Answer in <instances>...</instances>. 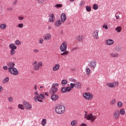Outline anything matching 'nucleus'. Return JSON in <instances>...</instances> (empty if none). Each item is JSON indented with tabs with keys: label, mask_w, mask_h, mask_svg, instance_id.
Here are the masks:
<instances>
[{
	"label": "nucleus",
	"mask_w": 126,
	"mask_h": 126,
	"mask_svg": "<svg viewBox=\"0 0 126 126\" xmlns=\"http://www.w3.org/2000/svg\"><path fill=\"white\" fill-rule=\"evenodd\" d=\"M7 65L8 66V71L11 74L13 75H17L18 74V70L14 66H15V63L13 62H9L7 63Z\"/></svg>",
	"instance_id": "f257e3e1"
},
{
	"label": "nucleus",
	"mask_w": 126,
	"mask_h": 126,
	"mask_svg": "<svg viewBox=\"0 0 126 126\" xmlns=\"http://www.w3.org/2000/svg\"><path fill=\"white\" fill-rule=\"evenodd\" d=\"M65 111V108L63 105H59L55 107V112L58 115H63Z\"/></svg>",
	"instance_id": "f03ea898"
},
{
	"label": "nucleus",
	"mask_w": 126,
	"mask_h": 126,
	"mask_svg": "<svg viewBox=\"0 0 126 126\" xmlns=\"http://www.w3.org/2000/svg\"><path fill=\"white\" fill-rule=\"evenodd\" d=\"M32 66L33 70H39L40 69V67L43 66V63L42 62L33 61L32 62Z\"/></svg>",
	"instance_id": "7ed1b4c3"
},
{
	"label": "nucleus",
	"mask_w": 126,
	"mask_h": 126,
	"mask_svg": "<svg viewBox=\"0 0 126 126\" xmlns=\"http://www.w3.org/2000/svg\"><path fill=\"white\" fill-rule=\"evenodd\" d=\"M9 48L10 49V55L11 56H14L16 54V50H17V46L14 43H11L9 45Z\"/></svg>",
	"instance_id": "20e7f679"
},
{
	"label": "nucleus",
	"mask_w": 126,
	"mask_h": 126,
	"mask_svg": "<svg viewBox=\"0 0 126 126\" xmlns=\"http://www.w3.org/2000/svg\"><path fill=\"white\" fill-rule=\"evenodd\" d=\"M83 97L86 100H92L94 97V96L91 93H85L83 94Z\"/></svg>",
	"instance_id": "39448f33"
},
{
	"label": "nucleus",
	"mask_w": 126,
	"mask_h": 126,
	"mask_svg": "<svg viewBox=\"0 0 126 126\" xmlns=\"http://www.w3.org/2000/svg\"><path fill=\"white\" fill-rule=\"evenodd\" d=\"M67 49V42L64 41L62 42L60 50L61 52H65Z\"/></svg>",
	"instance_id": "423d86ee"
},
{
	"label": "nucleus",
	"mask_w": 126,
	"mask_h": 126,
	"mask_svg": "<svg viewBox=\"0 0 126 126\" xmlns=\"http://www.w3.org/2000/svg\"><path fill=\"white\" fill-rule=\"evenodd\" d=\"M59 86V84L55 83H53L52 85V88H51V93H53V94H56V92H58V88L56 87Z\"/></svg>",
	"instance_id": "0eeeda50"
},
{
	"label": "nucleus",
	"mask_w": 126,
	"mask_h": 126,
	"mask_svg": "<svg viewBox=\"0 0 126 126\" xmlns=\"http://www.w3.org/2000/svg\"><path fill=\"white\" fill-rule=\"evenodd\" d=\"M85 118L87 119L88 121H91L92 123H93L95 119H96L95 117L93 116L92 114H90L87 116V115H85Z\"/></svg>",
	"instance_id": "6e6552de"
},
{
	"label": "nucleus",
	"mask_w": 126,
	"mask_h": 126,
	"mask_svg": "<svg viewBox=\"0 0 126 126\" xmlns=\"http://www.w3.org/2000/svg\"><path fill=\"white\" fill-rule=\"evenodd\" d=\"M89 65L91 68L94 69L96 67V65H97V62L95 60H91L89 63Z\"/></svg>",
	"instance_id": "1a4fd4ad"
},
{
	"label": "nucleus",
	"mask_w": 126,
	"mask_h": 126,
	"mask_svg": "<svg viewBox=\"0 0 126 126\" xmlns=\"http://www.w3.org/2000/svg\"><path fill=\"white\" fill-rule=\"evenodd\" d=\"M120 110H115L113 113V118H114L115 120H118V119L120 118Z\"/></svg>",
	"instance_id": "9d476101"
},
{
	"label": "nucleus",
	"mask_w": 126,
	"mask_h": 126,
	"mask_svg": "<svg viewBox=\"0 0 126 126\" xmlns=\"http://www.w3.org/2000/svg\"><path fill=\"white\" fill-rule=\"evenodd\" d=\"M93 37L94 39H97L99 38V30H96L93 33Z\"/></svg>",
	"instance_id": "9b49d317"
},
{
	"label": "nucleus",
	"mask_w": 126,
	"mask_h": 126,
	"mask_svg": "<svg viewBox=\"0 0 126 126\" xmlns=\"http://www.w3.org/2000/svg\"><path fill=\"white\" fill-rule=\"evenodd\" d=\"M24 106L26 110H31L32 109V105L27 102H24L23 103Z\"/></svg>",
	"instance_id": "f8f14e48"
},
{
	"label": "nucleus",
	"mask_w": 126,
	"mask_h": 126,
	"mask_svg": "<svg viewBox=\"0 0 126 126\" xmlns=\"http://www.w3.org/2000/svg\"><path fill=\"white\" fill-rule=\"evenodd\" d=\"M71 91V88L70 87H63L62 89V92L63 93H66V92H70Z\"/></svg>",
	"instance_id": "ddd939ff"
},
{
	"label": "nucleus",
	"mask_w": 126,
	"mask_h": 126,
	"mask_svg": "<svg viewBox=\"0 0 126 126\" xmlns=\"http://www.w3.org/2000/svg\"><path fill=\"white\" fill-rule=\"evenodd\" d=\"M115 43V41L113 39H107L105 41V44L106 45H107L108 46H112V45H114Z\"/></svg>",
	"instance_id": "4468645a"
},
{
	"label": "nucleus",
	"mask_w": 126,
	"mask_h": 126,
	"mask_svg": "<svg viewBox=\"0 0 126 126\" xmlns=\"http://www.w3.org/2000/svg\"><path fill=\"white\" fill-rule=\"evenodd\" d=\"M45 98V94H40L38 95V98L37 100V102H40V103H42L43 102V100Z\"/></svg>",
	"instance_id": "2eb2a0df"
},
{
	"label": "nucleus",
	"mask_w": 126,
	"mask_h": 126,
	"mask_svg": "<svg viewBox=\"0 0 126 126\" xmlns=\"http://www.w3.org/2000/svg\"><path fill=\"white\" fill-rule=\"evenodd\" d=\"M54 21H55V15L54 13L50 14L49 22L53 23H54Z\"/></svg>",
	"instance_id": "dca6fc26"
},
{
	"label": "nucleus",
	"mask_w": 126,
	"mask_h": 126,
	"mask_svg": "<svg viewBox=\"0 0 126 126\" xmlns=\"http://www.w3.org/2000/svg\"><path fill=\"white\" fill-rule=\"evenodd\" d=\"M63 23V22L62 20H57L54 23V25L56 27H60L61 25H62V24Z\"/></svg>",
	"instance_id": "f3484780"
},
{
	"label": "nucleus",
	"mask_w": 126,
	"mask_h": 126,
	"mask_svg": "<svg viewBox=\"0 0 126 126\" xmlns=\"http://www.w3.org/2000/svg\"><path fill=\"white\" fill-rule=\"evenodd\" d=\"M43 38L45 41H49V40H51V38H52V35L50 33H46L44 36Z\"/></svg>",
	"instance_id": "a211bd4d"
},
{
	"label": "nucleus",
	"mask_w": 126,
	"mask_h": 126,
	"mask_svg": "<svg viewBox=\"0 0 126 126\" xmlns=\"http://www.w3.org/2000/svg\"><path fill=\"white\" fill-rule=\"evenodd\" d=\"M60 69V64L57 63L52 68V70L53 71H57V70H59Z\"/></svg>",
	"instance_id": "6ab92c4d"
},
{
	"label": "nucleus",
	"mask_w": 126,
	"mask_h": 126,
	"mask_svg": "<svg viewBox=\"0 0 126 126\" xmlns=\"http://www.w3.org/2000/svg\"><path fill=\"white\" fill-rule=\"evenodd\" d=\"M84 39V36L83 35H78L76 37V40L78 42H82Z\"/></svg>",
	"instance_id": "aec40b11"
},
{
	"label": "nucleus",
	"mask_w": 126,
	"mask_h": 126,
	"mask_svg": "<svg viewBox=\"0 0 126 126\" xmlns=\"http://www.w3.org/2000/svg\"><path fill=\"white\" fill-rule=\"evenodd\" d=\"M61 21H62L63 23L65 22V20H66V16H65V14L62 13L61 16Z\"/></svg>",
	"instance_id": "412c9836"
},
{
	"label": "nucleus",
	"mask_w": 126,
	"mask_h": 126,
	"mask_svg": "<svg viewBox=\"0 0 126 126\" xmlns=\"http://www.w3.org/2000/svg\"><path fill=\"white\" fill-rule=\"evenodd\" d=\"M8 82H9V78L8 77L4 78L2 81L3 84H6V83H8Z\"/></svg>",
	"instance_id": "4be33fe9"
},
{
	"label": "nucleus",
	"mask_w": 126,
	"mask_h": 126,
	"mask_svg": "<svg viewBox=\"0 0 126 126\" xmlns=\"http://www.w3.org/2000/svg\"><path fill=\"white\" fill-rule=\"evenodd\" d=\"M34 95L35 96L34 97V99L35 102H37V100H38V97L39 96V93H38V91H36L34 92Z\"/></svg>",
	"instance_id": "5701e85b"
},
{
	"label": "nucleus",
	"mask_w": 126,
	"mask_h": 126,
	"mask_svg": "<svg viewBox=\"0 0 126 126\" xmlns=\"http://www.w3.org/2000/svg\"><path fill=\"white\" fill-rule=\"evenodd\" d=\"M111 58H118L119 57V53L117 52H112L110 54Z\"/></svg>",
	"instance_id": "b1692460"
},
{
	"label": "nucleus",
	"mask_w": 126,
	"mask_h": 126,
	"mask_svg": "<svg viewBox=\"0 0 126 126\" xmlns=\"http://www.w3.org/2000/svg\"><path fill=\"white\" fill-rule=\"evenodd\" d=\"M51 99L52 101H57L59 99V96L57 94H52L51 96Z\"/></svg>",
	"instance_id": "393cba45"
},
{
	"label": "nucleus",
	"mask_w": 126,
	"mask_h": 126,
	"mask_svg": "<svg viewBox=\"0 0 126 126\" xmlns=\"http://www.w3.org/2000/svg\"><path fill=\"white\" fill-rule=\"evenodd\" d=\"M6 28H7L6 24H2L0 25V29H1V30H5V29H6Z\"/></svg>",
	"instance_id": "a878e982"
},
{
	"label": "nucleus",
	"mask_w": 126,
	"mask_h": 126,
	"mask_svg": "<svg viewBox=\"0 0 126 126\" xmlns=\"http://www.w3.org/2000/svg\"><path fill=\"white\" fill-rule=\"evenodd\" d=\"M122 30L123 28L121 26L117 27L115 28V31H116V32H118V33H120V32H122Z\"/></svg>",
	"instance_id": "bb28decb"
},
{
	"label": "nucleus",
	"mask_w": 126,
	"mask_h": 126,
	"mask_svg": "<svg viewBox=\"0 0 126 126\" xmlns=\"http://www.w3.org/2000/svg\"><path fill=\"white\" fill-rule=\"evenodd\" d=\"M120 115H121L122 116H124L126 115V110L124 108H122L120 111H119Z\"/></svg>",
	"instance_id": "cd10ccee"
},
{
	"label": "nucleus",
	"mask_w": 126,
	"mask_h": 126,
	"mask_svg": "<svg viewBox=\"0 0 126 126\" xmlns=\"http://www.w3.org/2000/svg\"><path fill=\"white\" fill-rule=\"evenodd\" d=\"M78 124V122L76 120H73L71 122V125L72 126H77Z\"/></svg>",
	"instance_id": "c85d7f7f"
},
{
	"label": "nucleus",
	"mask_w": 126,
	"mask_h": 126,
	"mask_svg": "<svg viewBox=\"0 0 126 126\" xmlns=\"http://www.w3.org/2000/svg\"><path fill=\"white\" fill-rule=\"evenodd\" d=\"M41 125L42 126H45L47 125V119H42L41 123Z\"/></svg>",
	"instance_id": "c756f323"
},
{
	"label": "nucleus",
	"mask_w": 126,
	"mask_h": 126,
	"mask_svg": "<svg viewBox=\"0 0 126 126\" xmlns=\"http://www.w3.org/2000/svg\"><path fill=\"white\" fill-rule=\"evenodd\" d=\"M106 86H108L109 88H114V83L113 82L107 83Z\"/></svg>",
	"instance_id": "7c9ffc66"
},
{
	"label": "nucleus",
	"mask_w": 126,
	"mask_h": 126,
	"mask_svg": "<svg viewBox=\"0 0 126 126\" xmlns=\"http://www.w3.org/2000/svg\"><path fill=\"white\" fill-rule=\"evenodd\" d=\"M85 71L87 75H89V74H90V72H91V69H90L89 67H87L85 69Z\"/></svg>",
	"instance_id": "2f4dec72"
},
{
	"label": "nucleus",
	"mask_w": 126,
	"mask_h": 126,
	"mask_svg": "<svg viewBox=\"0 0 126 126\" xmlns=\"http://www.w3.org/2000/svg\"><path fill=\"white\" fill-rule=\"evenodd\" d=\"M123 105H124V104L122 101H119L117 103V105L118 108H122V107H123Z\"/></svg>",
	"instance_id": "473e14b6"
},
{
	"label": "nucleus",
	"mask_w": 126,
	"mask_h": 126,
	"mask_svg": "<svg viewBox=\"0 0 126 126\" xmlns=\"http://www.w3.org/2000/svg\"><path fill=\"white\" fill-rule=\"evenodd\" d=\"M18 108L20 109V110H25V108H24V106H23L22 104H19L18 105Z\"/></svg>",
	"instance_id": "72a5a7b5"
},
{
	"label": "nucleus",
	"mask_w": 126,
	"mask_h": 126,
	"mask_svg": "<svg viewBox=\"0 0 126 126\" xmlns=\"http://www.w3.org/2000/svg\"><path fill=\"white\" fill-rule=\"evenodd\" d=\"M68 54H69V52L68 51H65L64 52H63V53H61V56H68Z\"/></svg>",
	"instance_id": "f704fd0d"
},
{
	"label": "nucleus",
	"mask_w": 126,
	"mask_h": 126,
	"mask_svg": "<svg viewBox=\"0 0 126 126\" xmlns=\"http://www.w3.org/2000/svg\"><path fill=\"white\" fill-rule=\"evenodd\" d=\"M75 84H76V86L77 87V88H81L82 85H81V83H80V82H76Z\"/></svg>",
	"instance_id": "c9c22d12"
},
{
	"label": "nucleus",
	"mask_w": 126,
	"mask_h": 126,
	"mask_svg": "<svg viewBox=\"0 0 126 126\" xmlns=\"http://www.w3.org/2000/svg\"><path fill=\"white\" fill-rule=\"evenodd\" d=\"M15 45L16 46V45H17L18 46H20V45H21V41H20V40H16L15 41Z\"/></svg>",
	"instance_id": "e433bc0d"
},
{
	"label": "nucleus",
	"mask_w": 126,
	"mask_h": 126,
	"mask_svg": "<svg viewBox=\"0 0 126 126\" xmlns=\"http://www.w3.org/2000/svg\"><path fill=\"white\" fill-rule=\"evenodd\" d=\"M38 4H44L45 0H36Z\"/></svg>",
	"instance_id": "4c0bfd02"
},
{
	"label": "nucleus",
	"mask_w": 126,
	"mask_h": 126,
	"mask_svg": "<svg viewBox=\"0 0 126 126\" xmlns=\"http://www.w3.org/2000/svg\"><path fill=\"white\" fill-rule=\"evenodd\" d=\"M61 83L63 85H66L67 84V80H62Z\"/></svg>",
	"instance_id": "58836bf2"
},
{
	"label": "nucleus",
	"mask_w": 126,
	"mask_h": 126,
	"mask_svg": "<svg viewBox=\"0 0 126 126\" xmlns=\"http://www.w3.org/2000/svg\"><path fill=\"white\" fill-rule=\"evenodd\" d=\"M112 83H113L114 85V88H116V87H118V86H119V82H112Z\"/></svg>",
	"instance_id": "ea45409f"
},
{
	"label": "nucleus",
	"mask_w": 126,
	"mask_h": 126,
	"mask_svg": "<svg viewBox=\"0 0 126 126\" xmlns=\"http://www.w3.org/2000/svg\"><path fill=\"white\" fill-rule=\"evenodd\" d=\"M116 102H117V100L114 98L111 101L110 104L115 105Z\"/></svg>",
	"instance_id": "a19ab883"
},
{
	"label": "nucleus",
	"mask_w": 126,
	"mask_h": 126,
	"mask_svg": "<svg viewBox=\"0 0 126 126\" xmlns=\"http://www.w3.org/2000/svg\"><path fill=\"white\" fill-rule=\"evenodd\" d=\"M93 9H94V10H97V9H98V4H94L93 5Z\"/></svg>",
	"instance_id": "79ce46f5"
},
{
	"label": "nucleus",
	"mask_w": 126,
	"mask_h": 126,
	"mask_svg": "<svg viewBox=\"0 0 126 126\" xmlns=\"http://www.w3.org/2000/svg\"><path fill=\"white\" fill-rule=\"evenodd\" d=\"M38 43L40 44V45H42V44L44 43V39L42 38H40L38 40Z\"/></svg>",
	"instance_id": "37998d69"
},
{
	"label": "nucleus",
	"mask_w": 126,
	"mask_h": 126,
	"mask_svg": "<svg viewBox=\"0 0 126 126\" xmlns=\"http://www.w3.org/2000/svg\"><path fill=\"white\" fill-rule=\"evenodd\" d=\"M76 86V84L71 83L70 84V88H71V90H72L73 88H74Z\"/></svg>",
	"instance_id": "c03bdc74"
},
{
	"label": "nucleus",
	"mask_w": 126,
	"mask_h": 126,
	"mask_svg": "<svg viewBox=\"0 0 126 126\" xmlns=\"http://www.w3.org/2000/svg\"><path fill=\"white\" fill-rule=\"evenodd\" d=\"M17 27H18V28H23L24 27V24L23 23L19 24L17 25Z\"/></svg>",
	"instance_id": "a18cd8bd"
},
{
	"label": "nucleus",
	"mask_w": 126,
	"mask_h": 126,
	"mask_svg": "<svg viewBox=\"0 0 126 126\" xmlns=\"http://www.w3.org/2000/svg\"><path fill=\"white\" fill-rule=\"evenodd\" d=\"M86 9L87 11H88V12L91 11V7H90V6H87L86 7Z\"/></svg>",
	"instance_id": "49530a36"
},
{
	"label": "nucleus",
	"mask_w": 126,
	"mask_h": 126,
	"mask_svg": "<svg viewBox=\"0 0 126 126\" xmlns=\"http://www.w3.org/2000/svg\"><path fill=\"white\" fill-rule=\"evenodd\" d=\"M63 7V5H62V4H57L55 5V7H56V8H59L60 7Z\"/></svg>",
	"instance_id": "de8ad7c7"
},
{
	"label": "nucleus",
	"mask_w": 126,
	"mask_h": 126,
	"mask_svg": "<svg viewBox=\"0 0 126 126\" xmlns=\"http://www.w3.org/2000/svg\"><path fill=\"white\" fill-rule=\"evenodd\" d=\"M8 101L9 102H10L11 103H12V102H13V98L11 97H9L8 98Z\"/></svg>",
	"instance_id": "09e8293b"
},
{
	"label": "nucleus",
	"mask_w": 126,
	"mask_h": 126,
	"mask_svg": "<svg viewBox=\"0 0 126 126\" xmlns=\"http://www.w3.org/2000/svg\"><path fill=\"white\" fill-rule=\"evenodd\" d=\"M69 81H70V82H76V80L74 78H70L69 79Z\"/></svg>",
	"instance_id": "8fccbe9b"
},
{
	"label": "nucleus",
	"mask_w": 126,
	"mask_h": 126,
	"mask_svg": "<svg viewBox=\"0 0 126 126\" xmlns=\"http://www.w3.org/2000/svg\"><path fill=\"white\" fill-rule=\"evenodd\" d=\"M3 68L4 70H8V66L7 65H4L3 66Z\"/></svg>",
	"instance_id": "3c124183"
},
{
	"label": "nucleus",
	"mask_w": 126,
	"mask_h": 126,
	"mask_svg": "<svg viewBox=\"0 0 126 126\" xmlns=\"http://www.w3.org/2000/svg\"><path fill=\"white\" fill-rule=\"evenodd\" d=\"M33 53H34L35 54H37V53H39V50L38 49H34L33 50Z\"/></svg>",
	"instance_id": "603ef678"
},
{
	"label": "nucleus",
	"mask_w": 126,
	"mask_h": 126,
	"mask_svg": "<svg viewBox=\"0 0 126 126\" xmlns=\"http://www.w3.org/2000/svg\"><path fill=\"white\" fill-rule=\"evenodd\" d=\"M17 2H18V0H15L12 4H13V5H15L16 4H17Z\"/></svg>",
	"instance_id": "864d4df0"
},
{
	"label": "nucleus",
	"mask_w": 126,
	"mask_h": 126,
	"mask_svg": "<svg viewBox=\"0 0 126 126\" xmlns=\"http://www.w3.org/2000/svg\"><path fill=\"white\" fill-rule=\"evenodd\" d=\"M85 3V1H82L81 2L80 5L81 6H84Z\"/></svg>",
	"instance_id": "5fc2aeb1"
},
{
	"label": "nucleus",
	"mask_w": 126,
	"mask_h": 126,
	"mask_svg": "<svg viewBox=\"0 0 126 126\" xmlns=\"http://www.w3.org/2000/svg\"><path fill=\"white\" fill-rule=\"evenodd\" d=\"M18 19H19V20H23V19H24V17L22 16H19L18 17Z\"/></svg>",
	"instance_id": "6e6d98bb"
},
{
	"label": "nucleus",
	"mask_w": 126,
	"mask_h": 126,
	"mask_svg": "<svg viewBox=\"0 0 126 126\" xmlns=\"http://www.w3.org/2000/svg\"><path fill=\"white\" fill-rule=\"evenodd\" d=\"M6 10H8V11H11V10H12V9L11 7H7L6 8Z\"/></svg>",
	"instance_id": "4d7b16f0"
},
{
	"label": "nucleus",
	"mask_w": 126,
	"mask_h": 126,
	"mask_svg": "<svg viewBox=\"0 0 126 126\" xmlns=\"http://www.w3.org/2000/svg\"><path fill=\"white\" fill-rule=\"evenodd\" d=\"M2 90H3V88L1 86H0V93H1Z\"/></svg>",
	"instance_id": "13d9d810"
},
{
	"label": "nucleus",
	"mask_w": 126,
	"mask_h": 126,
	"mask_svg": "<svg viewBox=\"0 0 126 126\" xmlns=\"http://www.w3.org/2000/svg\"><path fill=\"white\" fill-rule=\"evenodd\" d=\"M80 126H87V124L85 123H82Z\"/></svg>",
	"instance_id": "bf43d9fd"
},
{
	"label": "nucleus",
	"mask_w": 126,
	"mask_h": 126,
	"mask_svg": "<svg viewBox=\"0 0 126 126\" xmlns=\"http://www.w3.org/2000/svg\"><path fill=\"white\" fill-rule=\"evenodd\" d=\"M103 28H105V29H108V26H107V25H104L103 26Z\"/></svg>",
	"instance_id": "052dcab7"
},
{
	"label": "nucleus",
	"mask_w": 126,
	"mask_h": 126,
	"mask_svg": "<svg viewBox=\"0 0 126 126\" xmlns=\"http://www.w3.org/2000/svg\"><path fill=\"white\" fill-rule=\"evenodd\" d=\"M34 90H37V85H34Z\"/></svg>",
	"instance_id": "680f3d73"
},
{
	"label": "nucleus",
	"mask_w": 126,
	"mask_h": 126,
	"mask_svg": "<svg viewBox=\"0 0 126 126\" xmlns=\"http://www.w3.org/2000/svg\"><path fill=\"white\" fill-rule=\"evenodd\" d=\"M116 19H120V16L119 15L116 16Z\"/></svg>",
	"instance_id": "e2e57ef3"
},
{
	"label": "nucleus",
	"mask_w": 126,
	"mask_h": 126,
	"mask_svg": "<svg viewBox=\"0 0 126 126\" xmlns=\"http://www.w3.org/2000/svg\"><path fill=\"white\" fill-rule=\"evenodd\" d=\"M71 71H75V69L72 68L71 69Z\"/></svg>",
	"instance_id": "0e129e2a"
},
{
	"label": "nucleus",
	"mask_w": 126,
	"mask_h": 126,
	"mask_svg": "<svg viewBox=\"0 0 126 126\" xmlns=\"http://www.w3.org/2000/svg\"><path fill=\"white\" fill-rule=\"evenodd\" d=\"M76 49H77V48H73V49L71 50V51H74V50H76Z\"/></svg>",
	"instance_id": "69168bd1"
},
{
	"label": "nucleus",
	"mask_w": 126,
	"mask_h": 126,
	"mask_svg": "<svg viewBox=\"0 0 126 126\" xmlns=\"http://www.w3.org/2000/svg\"><path fill=\"white\" fill-rule=\"evenodd\" d=\"M40 88L41 89H42L44 88V86H40Z\"/></svg>",
	"instance_id": "338daca9"
},
{
	"label": "nucleus",
	"mask_w": 126,
	"mask_h": 126,
	"mask_svg": "<svg viewBox=\"0 0 126 126\" xmlns=\"http://www.w3.org/2000/svg\"><path fill=\"white\" fill-rule=\"evenodd\" d=\"M8 109H9V110H12V107H9L8 108Z\"/></svg>",
	"instance_id": "774afa93"
}]
</instances>
